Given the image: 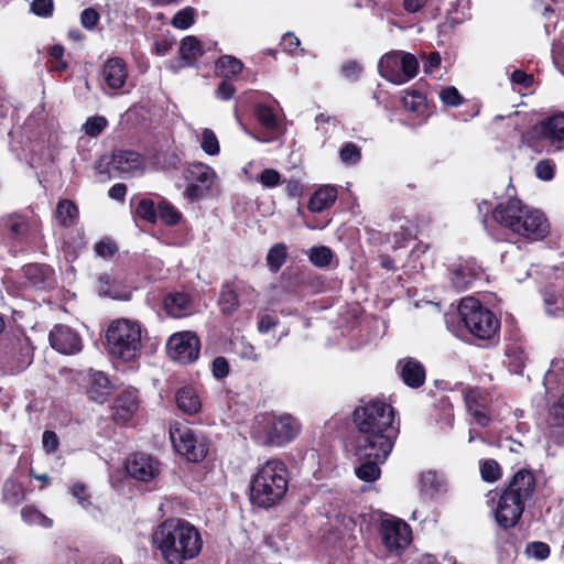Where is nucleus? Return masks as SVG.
<instances>
[{
    "label": "nucleus",
    "instance_id": "obj_55",
    "mask_svg": "<svg viewBox=\"0 0 564 564\" xmlns=\"http://www.w3.org/2000/svg\"><path fill=\"white\" fill-rule=\"evenodd\" d=\"M308 257L317 267H327L333 259L332 249H310Z\"/></svg>",
    "mask_w": 564,
    "mask_h": 564
},
{
    "label": "nucleus",
    "instance_id": "obj_44",
    "mask_svg": "<svg viewBox=\"0 0 564 564\" xmlns=\"http://www.w3.org/2000/svg\"><path fill=\"white\" fill-rule=\"evenodd\" d=\"M108 127V120L104 116L88 117L83 124L82 129L86 135L97 138Z\"/></svg>",
    "mask_w": 564,
    "mask_h": 564
},
{
    "label": "nucleus",
    "instance_id": "obj_29",
    "mask_svg": "<svg viewBox=\"0 0 564 564\" xmlns=\"http://www.w3.org/2000/svg\"><path fill=\"white\" fill-rule=\"evenodd\" d=\"M131 207L133 208V215L140 220L149 224H156L158 221V202H154L151 197H133L131 199Z\"/></svg>",
    "mask_w": 564,
    "mask_h": 564
},
{
    "label": "nucleus",
    "instance_id": "obj_4",
    "mask_svg": "<svg viewBox=\"0 0 564 564\" xmlns=\"http://www.w3.org/2000/svg\"><path fill=\"white\" fill-rule=\"evenodd\" d=\"M535 488L534 476L528 470H519L514 474L509 485L501 491L495 507L497 523L509 529L514 527L532 498Z\"/></svg>",
    "mask_w": 564,
    "mask_h": 564
},
{
    "label": "nucleus",
    "instance_id": "obj_2",
    "mask_svg": "<svg viewBox=\"0 0 564 564\" xmlns=\"http://www.w3.org/2000/svg\"><path fill=\"white\" fill-rule=\"evenodd\" d=\"M352 417L359 431L356 444L358 454L375 456L379 460L387 459L399 434L393 408L375 399L358 406Z\"/></svg>",
    "mask_w": 564,
    "mask_h": 564
},
{
    "label": "nucleus",
    "instance_id": "obj_15",
    "mask_svg": "<svg viewBox=\"0 0 564 564\" xmlns=\"http://www.w3.org/2000/svg\"><path fill=\"white\" fill-rule=\"evenodd\" d=\"M4 226L20 242L37 245L41 237V221L37 218L28 219L20 214L9 215Z\"/></svg>",
    "mask_w": 564,
    "mask_h": 564
},
{
    "label": "nucleus",
    "instance_id": "obj_10",
    "mask_svg": "<svg viewBox=\"0 0 564 564\" xmlns=\"http://www.w3.org/2000/svg\"><path fill=\"white\" fill-rule=\"evenodd\" d=\"M379 536L384 550L393 556H401L413 539L411 527L393 516H386L381 519Z\"/></svg>",
    "mask_w": 564,
    "mask_h": 564
},
{
    "label": "nucleus",
    "instance_id": "obj_54",
    "mask_svg": "<svg viewBox=\"0 0 564 564\" xmlns=\"http://www.w3.org/2000/svg\"><path fill=\"white\" fill-rule=\"evenodd\" d=\"M555 174V164L552 160H541L535 165V175L542 181H551Z\"/></svg>",
    "mask_w": 564,
    "mask_h": 564
},
{
    "label": "nucleus",
    "instance_id": "obj_58",
    "mask_svg": "<svg viewBox=\"0 0 564 564\" xmlns=\"http://www.w3.org/2000/svg\"><path fill=\"white\" fill-rule=\"evenodd\" d=\"M235 94L236 87L228 78H223L215 90V96L221 100H230Z\"/></svg>",
    "mask_w": 564,
    "mask_h": 564
},
{
    "label": "nucleus",
    "instance_id": "obj_16",
    "mask_svg": "<svg viewBox=\"0 0 564 564\" xmlns=\"http://www.w3.org/2000/svg\"><path fill=\"white\" fill-rule=\"evenodd\" d=\"M126 469L131 478L149 482L160 475L161 464L151 455L139 453L128 458Z\"/></svg>",
    "mask_w": 564,
    "mask_h": 564
},
{
    "label": "nucleus",
    "instance_id": "obj_34",
    "mask_svg": "<svg viewBox=\"0 0 564 564\" xmlns=\"http://www.w3.org/2000/svg\"><path fill=\"white\" fill-rule=\"evenodd\" d=\"M176 404L182 412L189 415L196 414L202 406L199 397L192 387H184L177 391Z\"/></svg>",
    "mask_w": 564,
    "mask_h": 564
},
{
    "label": "nucleus",
    "instance_id": "obj_52",
    "mask_svg": "<svg viewBox=\"0 0 564 564\" xmlns=\"http://www.w3.org/2000/svg\"><path fill=\"white\" fill-rule=\"evenodd\" d=\"M525 554L531 558L545 560L550 555V546L543 542H531L525 547Z\"/></svg>",
    "mask_w": 564,
    "mask_h": 564
},
{
    "label": "nucleus",
    "instance_id": "obj_28",
    "mask_svg": "<svg viewBox=\"0 0 564 564\" xmlns=\"http://www.w3.org/2000/svg\"><path fill=\"white\" fill-rule=\"evenodd\" d=\"M166 313L175 318L187 315L192 310V300L184 292L170 293L163 301Z\"/></svg>",
    "mask_w": 564,
    "mask_h": 564
},
{
    "label": "nucleus",
    "instance_id": "obj_25",
    "mask_svg": "<svg viewBox=\"0 0 564 564\" xmlns=\"http://www.w3.org/2000/svg\"><path fill=\"white\" fill-rule=\"evenodd\" d=\"M54 218L61 227L72 228L79 220V208L74 200L61 198L56 204Z\"/></svg>",
    "mask_w": 564,
    "mask_h": 564
},
{
    "label": "nucleus",
    "instance_id": "obj_51",
    "mask_svg": "<svg viewBox=\"0 0 564 564\" xmlns=\"http://www.w3.org/2000/svg\"><path fill=\"white\" fill-rule=\"evenodd\" d=\"M69 491L72 496L77 500L79 506H82L84 509H88V507L91 505L90 495L84 484L75 482L69 488Z\"/></svg>",
    "mask_w": 564,
    "mask_h": 564
},
{
    "label": "nucleus",
    "instance_id": "obj_56",
    "mask_svg": "<svg viewBox=\"0 0 564 564\" xmlns=\"http://www.w3.org/2000/svg\"><path fill=\"white\" fill-rule=\"evenodd\" d=\"M31 11L37 17L50 18L54 12V2L53 0H33Z\"/></svg>",
    "mask_w": 564,
    "mask_h": 564
},
{
    "label": "nucleus",
    "instance_id": "obj_8",
    "mask_svg": "<svg viewBox=\"0 0 564 564\" xmlns=\"http://www.w3.org/2000/svg\"><path fill=\"white\" fill-rule=\"evenodd\" d=\"M543 383L546 393L564 388V358L552 360ZM547 430L550 444L564 447V392L550 405Z\"/></svg>",
    "mask_w": 564,
    "mask_h": 564
},
{
    "label": "nucleus",
    "instance_id": "obj_49",
    "mask_svg": "<svg viewBox=\"0 0 564 564\" xmlns=\"http://www.w3.org/2000/svg\"><path fill=\"white\" fill-rule=\"evenodd\" d=\"M440 99L443 105L447 107H457L464 101L463 96L454 86H447L443 88L440 93Z\"/></svg>",
    "mask_w": 564,
    "mask_h": 564
},
{
    "label": "nucleus",
    "instance_id": "obj_64",
    "mask_svg": "<svg viewBox=\"0 0 564 564\" xmlns=\"http://www.w3.org/2000/svg\"><path fill=\"white\" fill-rule=\"evenodd\" d=\"M300 44L299 37L291 32L284 34L280 42L281 48L290 54H294L299 50Z\"/></svg>",
    "mask_w": 564,
    "mask_h": 564
},
{
    "label": "nucleus",
    "instance_id": "obj_42",
    "mask_svg": "<svg viewBox=\"0 0 564 564\" xmlns=\"http://www.w3.org/2000/svg\"><path fill=\"white\" fill-rule=\"evenodd\" d=\"M339 159L345 165H356L361 160V149L356 143L345 142L339 150Z\"/></svg>",
    "mask_w": 564,
    "mask_h": 564
},
{
    "label": "nucleus",
    "instance_id": "obj_36",
    "mask_svg": "<svg viewBox=\"0 0 564 564\" xmlns=\"http://www.w3.org/2000/svg\"><path fill=\"white\" fill-rule=\"evenodd\" d=\"M242 68V62L231 55L220 56L215 63V72L223 78L231 79V77L238 76Z\"/></svg>",
    "mask_w": 564,
    "mask_h": 564
},
{
    "label": "nucleus",
    "instance_id": "obj_38",
    "mask_svg": "<svg viewBox=\"0 0 564 564\" xmlns=\"http://www.w3.org/2000/svg\"><path fill=\"white\" fill-rule=\"evenodd\" d=\"M253 115L264 129L275 131L279 128L276 115L271 106L258 104L254 106Z\"/></svg>",
    "mask_w": 564,
    "mask_h": 564
},
{
    "label": "nucleus",
    "instance_id": "obj_53",
    "mask_svg": "<svg viewBox=\"0 0 564 564\" xmlns=\"http://www.w3.org/2000/svg\"><path fill=\"white\" fill-rule=\"evenodd\" d=\"M480 473L485 481L494 482L500 477V467L497 462L488 459L482 463Z\"/></svg>",
    "mask_w": 564,
    "mask_h": 564
},
{
    "label": "nucleus",
    "instance_id": "obj_50",
    "mask_svg": "<svg viewBox=\"0 0 564 564\" xmlns=\"http://www.w3.org/2000/svg\"><path fill=\"white\" fill-rule=\"evenodd\" d=\"M202 149L208 155H216L219 153V142L215 132L210 129H205L202 133Z\"/></svg>",
    "mask_w": 564,
    "mask_h": 564
},
{
    "label": "nucleus",
    "instance_id": "obj_45",
    "mask_svg": "<svg viewBox=\"0 0 564 564\" xmlns=\"http://www.w3.org/2000/svg\"><path fill=\"white\" fill-rule=\"evenodd\" d=\"M235 352L245 360L258 361L259 355L254 346L249 343L245 337H236L232 341Z\"/></svg>",
    "mask_w": 564,
    "mask_h": 564
},
{
    "label": "nucleus",
    "instance_id": "obj_60",
    "mask_svg": "<svg viewBox=\"0 0 564 564\" xmlns=\"http://www.w3.org/2000/svg\"><path fill=\"white\" fill-rule=\"evenodd\" d=\"M259 182L264 187H275L281 183V174L274 169H264L259 175Z\"/></svg>",
    "mask_w": 564,
    "mask_h": 564
},
{
    "label": "nucleus",
    "instance_id": "obj_3",
    "mask_svg": "<svg viewBox=\"0 0 564 564\" xmlns=\"http://www.w3.org/2000/svg\"><path fill=\"white\" fill-rule=\"evenodd\" d=\"M152 542L167 564H184L195 558L203 546L199 531L188 521L171 518L159 524Z\"/></svg>",
    "mask_w": 564,
    "mask_h": 564
},
{
    "label": "nucleus",
    "instance_id": "obj_37",
    "mask_svg": "<svg viewBox=\"0 0 564 564\" xmlns=\"http://www.w3.org/2000/svg\"><path fill=\"white\" fill-rule=\"evenodd\" d=\"M47 69L51 73L62 75L69 68V62L65 57V47L62 44H54L48 47Z\"/></svg>",
    "mask_w": 564,
    "mask_h": 564
},
{
    "label": "nucleus",
    "instance_id": "obj_32",
    "mask_svg": "<svg viewBox=\"0 0 564 564\" xmlns=\"http://www.w3.org/2000/svg\"><path fill=\"white\" fill-rule=\"evenodd\" d=\"M215 176V171L209 165L202 162L191 163L185 171L187 182L198 183L209 187H212Z\"/></svg>",
    "mask_w": 564,
    "mask_h": 564
},
{
    "label": "nucleus",
    "instance_id": "obj_20",
    "mask_svg": "<svg viewBox=\"0 0 564 564\" xmlns=\"http://www.w3.org/2000/svg\"><path fill=\"white\" fill-rule=\"evenodd\" d=\"M543 302L547 315L552 317L564 315V270L561 271V275H557L554 282L543 290Z\"/></svg>",
    "mask_w": 564,
    "mask_h": 564
},
{
    "label": "nucleus",
    "instance_id": "obj_22",
    "mask_svg": "<svg viewBox=\"0 0 564 564\" xmlns=\"http://www.w3.org/2000/svg\"><path fill=\"white\" fill-rule=\"evenodd\" d=\"M139 408L138 393L133 389L121 391L113 402V417L118 422H128Z\"/></svg>",
    "mask_w": 564,
    "mask_h": 564
},
{
    "label": "nucleus",
    "instance_id": "obj_11",
    "mask_svg": "<svg viewBox=\"0 0 564 564\" xmlns=\"http://www.w3.org/2000/svg\"><path fill=\"white\" fill-rule=\"evenodd\" d=\"M540 140L547 141L556 150L564 148V112L543 119L521 135L522 143L528 147H533Z\"/></svg>",
    "mask_w": 564,
    "mask_h": 564
},
{
    "label": "nucleus",
    "instance_id": "obj_17",
    "mask_svg": "<svg viewBox=\"0 0 564 564\" xmlns=\"http://www.w3.org/2000/svg\"><path fill=\"white\" fill-rule=\"evenodd\" d=\"M464 401L475 422L482 427L488 426L491 421L488 410L489 394L478 388H469L464 391Z\"/></svg>",
    "mask_w": 564,
    "mask_h": 564
},
{
    "label": "nucleus",
    "instance_id": "obj_9",
    "mask_svg": "<svg viewBox=\"0 0 564 564\" xmlns=\"http://www.w3.org/2000/svg\"><path fill=\"white\" fill-rule=\"evenodd\" d=\"M458 314L467 330L481 340L492 339L500 322L495 314L475 297H465L458 306Z\"/></svg>",
    "mask_w": 564,
    "mask_h": 564
},
{
    "label": "nucleus",
    "instance_id": "obj_6",
    "mask_svg": "<svg viewBox=\"0 0 564 564\" xmlns=\"http://www.w3.org/2000/svg\"><path fill=\"white\" fill-rule=\"evenodd\" d=\"M300 432V422L290 414H261L254 419L251 438L262 446L281 447L295 440Z\"/></svg>",
    "mask_w": 564,
    "mask_h": 564
},
{
    "label": "nucleus",
    "instance_id": "obj_47",
    "mask_svg": "<svg viewBox=\"0 0 564 564\" xmlns=\"http://www.w3.org/2000/svg\"><path fill=\"white\" fill-rule=\"evenodd\" d=\"M22 519L30 524H39L44 528L52 525V520L33 507H24L21 511Z\"/></svg>",
    "mask_w": 564,
    "mask_h": 564
},
{
    "label": "nucleus",
    "instance_id": "obj_40",
    "mask_svg": "<svg viewBox=\"0 0 564 564\" xmlns=\"http://www.w3.org/2000/svg\"><path fill=\"white\" fill-rule=\"evenodd\" d=\"M400 69L402 84L414 78L419 72L417 58L411 53L400 52Z\"/></svg>",
    "mask_w": 564,
    "mask_h": 564
},
{
    "label": "nucleus",
    "instance_id": "obj_12",
    "mask_svg": "<svg viewBox=\"0 0 564 564\" xmlns=\"http://www.w3.org/2000/svg\"><path fill=\"white\" fill-rule=\"evenodd\" d=\"M170 438L176 452L191 462H200L208 453L207 440L186 425L180 423L172 425Z\"/></svg>",
    "mask_w": 564,
    "mask_h": 564
},
{
    "label": "nucleus",
    "instance_id": "obj_41",
    "mask_svg": "<svg viewBox=\"0 0 564 564\" xmlns=\"http://www.w3.org/2000/svg\"><path fill=\"white\" fill-rule=\"evenodd\" d=\"M421 486L423 490L433 495L445 488V478L436 471L429 470L422 474Z\"/></svg>",
    "mask_w": 564,
    "mask_h": 564
},
{
    "label": "nucleus",
    "instance_id": "obj_21",
    "mask_svg": "<svg viewBox=\"0 0 564 564\" xmlns=\"http://www.w3.org/2000/svg\"><path fill=\"white\" fill-rule=\"evenodd\" d=\"M112 391V384L105 372L89 370L86 373V394L89 400L102 404Z\"/></svg>",
    "mask_w": 564,
    "mask_h": 564
},
{
    "label": "nucleus",
    "instance_id": "obj_19",
    "mask_svg": "<svg viewBox=\"0 0 564 564\" xmlns=\"http://www.w3.org/2000/svg\"><path fill=\"white\" fill-rule=\"evenodd\" d=\"M51 346L65 355H73L82 350V339L77 333L65 325L55 326L50 333Z\"/></svg>",
    "mask_w": 564,
    "mask_h": 564
},
{
    "label": "nucleus",
    "instance_id": "obj_30",
    "mask_svg": "<svg viewBox=\"0 0 564 564\" xmlns=\"http://www.w3.org/2000/svg\"><path fill=\"white\" fill-rule=\"evenodd\" d=\"M204 54L202 42L194 35L185 36L180 44V56L184 66L191 67L197 64V59Z\"/></svg>",
    "mask_w": 564,
    "mask_h": 564
},
{
    "label": "nucleus",
    "instance_id": "obj_31",
    "mask_svg": "<svg viewBox=\"0 0 564 564\" xmlns=\"http://www.w3.org/2000/svg\"><path fill=\"white\" fill-rule=\"evenodd\" d=\"M110 163L120 172H131L142 164V156L132 150H115Z\"/></svg>",
    "mask_w": 564,
    "mask_h": 564
},
{
    "label": "nucleus",
    "instance_id": "obj_46",
    "mask_svg": "<svg viewBox=\"0 0 564 564\" xmlns=\"http://www.w3.org/2000/svg\"><path fill=\"white\" fill-rule=\"evenodd\" d=\"M196 10L193 7H186L177 11L172 18V25L178 30H186L195 23Z\"/></svg>",
    "mask_w": 564,
    "mask_h": 564
},
{
    "label": "nucleus",
    "instance_id": "obj_5",
    "mask_svg": "<svg viewBox=\"0 0 564 564\" xmlns=\"http://www.w3.org/2000/svg\"><path fill=\"white\" fill-rule=\"evenodd\" d=\"M288 486L289 476L284 463L270 459L258 468L251 479V501L262 508L272 507L284 497Z\"/></svg>",
    "mask_w": 564,
    "mask_h": 564
},
{
    "label": "nucleus",
    "instance_id": "obj_23",
    "mask_svg": "<svg viewBox=\"0 0 564 564\" xmlns=\"http://www.w3.org/2000/svg\"><path fill=\"white\" fill-rule=\"evenodd\" d=\"M102 73L106 84L112 89L122 88L128 77L126 62L120 57L109 58Z\"/></svg>",
    "mask_w": 564,
    "mask_h": 564
},
{
    "label": "nucleus",
    "instance_id": "obj_18",
    "mask_svg": "<svg viewBox=\"0 0 564 564\" xmlns=\"http://www.w3.org/2000/svg\"><path fill=\"white\" fill-rule=\"evenodd\" d=\"M451 273L454 288L457 291H464L484 274V269L474 258H467L453 264Z\"/></svg>",
    "mask_w": 564,
    "mask_h": 564
},
{
    "label": "nucleus",
    "instance_id": "obj_13",
    "mask_svg": "<svg viewBox=\"0 0 564 564\" xmlns=\"http://www.w3.org/2000/svg\"><path fill=\"white\" fill-rule=\"evenodd\" d=\"M166 349L173 360L187 365L198 358L200 343L195 333L185 330L173 334L167 340Z\"/></svg>",
    "mask_w": 564,
    "mask_h": 564
},
{
    "label": "nucleus",
    "instance_id": "obj_39",
    "mask_svg": "<svg viewBox=\"0 0 564 564\" xmlns=\"http://www.w3.org/2000/svg\"><path fill=\"white\" fill-rule=\"evenodd\" d=\"M240 305L238 291L232 284H226L220 293L219 306L224 314H232Z\"/></svg>",
    "mask_w": 564,
    "mask_h": 564
},
{
    "label": "nucleus",
    "instance_id": "obj_26",
    "mask_svg": "<svg viewBox=\"0 0 564 564\" xmlns=\"http://www.w3.org/2000/svg\"><path fill=\"white\" fill-rule=\"evenodd\" d=\"M378 70L382 78L392 84L401 85L400 52L384 54L378 63Z\"/></svg>",
    "mask_w": 564,
    "mask_h": 564
},
{
    "label": "nucleus",
    "instance_id": "obj_48",
    "mask_svg": "<svg viewBox=\"0 0 564 564\" xmlns=\"http://www.w3.org/2000/svg\"><path fill=\"white\" fill-rule=\"evenodd\" d=\"M232 286L238 291L240 303L254 304L257 302L259 294L253 286L243 281L232 283Z\"/></svg>",
    "mask_w": 564,
    "mask_h": 564
},
{
    "label": "nucleus",
    "instance_id": "obj_24",
    "mask_svg": "<svg viewBox=\"0 0 564 564\" xmlns=\"http://www.w3.org/2000/svg\"><path fill=\"white\" fill-rule=\"evenodd\" d=\"M400 375L404 383L411 388H419L425 381V369L422 364L413 358L399 361Z\"/></svg>",
    "mask_w": 564,
    "mask_h": 564
},
{
    "label": "nucleus",
    "instance_id": "obj_14",
    "mask_svg": "<svg viewBox=\"0 0 564 564\" xmlns=\"http://www.w3.org/2000/svg\"><path fill=\"white\" fill-rule=\"evenodd\" d=\"M425 85L415 84L403 91L401 104L412 117L426 122L434 112V106L427 100Z\"/></svg>",
    "mask_w": 564,
    "mask_h": 564
},
{
    "label": "nucleus",
    "instance_id": "obj_57",
    "mask_svg": "<svg viewBox=\"0 0 564 564\" xmlns=\"http://www.w3.org/2000/svg\"><path fill=\"white\" fill-rule=\"evenodd\" d=\"M100 21V14L95 8H86L80 13V24L86 30H94Z\"/></svg>",
    "mask_w": 564,
    "mask_h": 564
},
{
    "label": "nucleus",
    "instance_id": "obj_61",
    "mask_svg": "<svg viewBox=\"0 0 564 564\" xmlns=\"http://www.w3.org/2000/svg\"><path fill=\"white\" fill-rule=\"evenodd\" d=\"M511 82L523 88H530L534 83V76L522 69H516L511 73Z\"/></svg>",
    "mask_w": 564,
    "mask_h": 564
},
{
    "label": "nucleus",
    "instance_id": "obj_1",
    "mask_svg": "<svg viewBox=\"0 0 564 564\" xmlns=\"http://www.w3.org/2000/svg\"><path fill=\"white\" fill-rule=\"evenodd\" d=\"M478 213L485 229L497 241L533 243L543 241L551 234L546 215L516 195L495 207L484 199L478 204Z\"/></svg>",
    "mask_w": 564,
    "mask_h": 564
},
{
    "label": "nucleus",
    "instance_id": "obj_7",
    "mask_svg": "<svg viewBox=\"0 0 564 564\" xmlns=\"http://www.w3.org/2000/svg\"><path fill=\"white\" fill-rule=\"evenodd\" d=\"M142 330L138 322L128 318L113 321L106 332V347L109 355L128 362L141 351Z\"/></svg>",
    "mask_w": 564,
    "mask_h": 564
},
{
    "label": "nucleus",
    "instance_id": "obj_59",
    "mask_svg": "<svg viewBox=\"0 0 564 564\" xmlns=\"http://www.w3.org/2000/svg\"><path fill=\"white\" fill-rule=\"evenodd\" d=\"M285 258V249H269L267 262L272 271H278L284 263Z\"/></svg>",
    "mask_w": 564,
    "mask_h": 564
},
{
    "label": "nucleus",
    "instance_id": "obj_63",
    "mask_svg": "<svg viewBox=\"0 0 564 564\" xmlns=\"http://www.w3.org/2000/svg\"><path fill=\"white\" fill-rule=\"evenodd\" d=\"M362 67L356 61H348L341 65V74L349 80H357Z\"/></svg>",
    "mask_w": 564,
    "mask_h": 564
},
{
    "label": "nucleus",
    "instance_id": "obj_62",
    "mask_svg": "<svg viewBox=\"0 0 564 564\" xmlns=\"http://www.w3.org/2000/svg\"><path fill=\"white\" fill-rule=\"evenodd\" d=\"M213 376L223 379L229 373V364L225 357H216L212 362Z\"/></svg>",
    "mask_w": 564,
    "mask_h": 564
},
{
    "label": "nucleus",
    "instance_id": "obj_43",
    "mask_svg": "<svg viewBox=\"0 0 564 564\" xmlns=\"http://www.w3.org/2000/svg\"><path fill=\"white\" fill-rule=\"evenodd\" d=\"M417 225L411 220H405L398 230L394 231V242L397 245L410 243L417 238Z\"/></svg>",
    "mask_w": 564,
    "mask_h": 564
},
{
    "label": "nucleus",
    "instance_id": "obj_33",
    "mask_svg": "<svg viewBox=\"0 0 564 564\" xmlns=\"http://www.w3.org/2000/svg\"><path fill=\"white\" fill-rule=\"evenodd\" d=\"M356 455L362 463L355 469L356 476L368 482H372L380 477L379 465L383 464L386 459L379 460L375 456H360L356 451Z\"/></svg>",
    "mask_w": 564,
    "mask_h": 564
},
{
    "label": "nucleus",
    "instance_id": "obj_27",
    "mask_svg": "<svg viewBox=\"0 0 564 564\" xmlns=\"http://www.w3.org/2000/svg\"><path fill=\"white\" fill-rule=\"evenodd\" d=\"M338 196V191L334 185H323L318 187L308 200V209L313 213H321L332 207Z\"/></svg>",
    "mask_w": 564,
    "mask_h": 564
},
{
    "label": "nucleus",
    "instance_id": "obj_35",
    "mask_svg": "<svg viewBox=\"0 0 564 564\" xmlns=\"http://www.w3.org/2000/svg\"><path fill=\"white\" fill-rule=\"evenodd\" d=\"M158 219L165 226H176L181 224L183 214L166 198L158 195Z\"/></svg>",
    "mask_w": 564,
    "mask_h": 564
}]
</instances>
